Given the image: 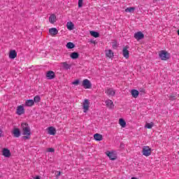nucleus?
<instances>
[{
  "instance_id": "obj_1",
  "label": "nucleus",
  "mask_w": 179,
  "mask_h": 179,
  "mask_svg": "<svg viewBox=\"0 0 179 179\" xmlns=\"http://www.w3.org/2000/svg\"><path fill=\"white\" fill-rule=\"evenodd\" d=\"M21 131L23 135L22 139H24V141H27L30 139L31 136V129H30V126H29V124L26 122L22 123Z\"/></svg>"
},
{
  "instance_id": "obj_2",
  "label": "nucleus",
  "mask_w": 179,
  "mask_h": 179,
  "mask_svg": "<svg viewBox=\"0 0 179 179\" xmlns=\"http://www.w3.org/2000/svg\"><path fill=\"white\" fill-rule=\"evenodd\" d=\"M159 57L162 61H167L170 58V54L166 50H161L159 52Z\"/></svg>"
},
{
  "instance_id": "obj_3",
  "label": "nucleus",
  "mask_w": 179,
  "mask_h": 179,
  "mask_svg": "<svg viewBox=\"0 0 179 179\" xmlns=\"http://www.w3.org/2000/svg\"><path fill=\"white\" fill-rule=\"evenodd\" d=\"M142 154L143 156H145V157H149V156L152 155V148L148 145L143 147Z\"/></svg>"
},
{
  "instance_id": "obj_4",
  "label": "nucleus",
  "mask_w": 179,
  "mask_h": 179,
  "mask_svg": "<svg viewBox=\"0 0 179 179\" xmlns=\"http://www.w3.org/2000/svg\"><path fill=\"white\" fill-rule=\"evenodd\" d=\"M83 86L84 89H92V83L88 79L83 80Z\"/></svg>"
},
{
  "instance_id": "obj_5",
  "label": "nucleus",
  "mask_w": 179,
  "mask_h": 179,
  "mask_svg": "<svg viewBox=\"0 0 179 179\" xmlns=\"http://www.w3.org/2000/svg\"><path fill=\"white\" fill-rule=\"evenodd\" d=\"M105 93L106 94H107V96H109V97H113L115 96V90H114V89L113 88H107L105 90Z\"/></svg>"
},
{
  "instance_id": "obj_6",
  "label": "nucleus",
  "mask_w": 179,
  "mask_h": 179,
  "mask_svg": "<svg viewBox=\"0 0 179 179\" xmlns=\"http://www.w3.org/2000/svg\"><path fill=\"white\" fill-rule=\"evenodd\" d=\"M90 103H89V100L88 99H85L84 102L83 103V111L84 113H87V111H89V108H90Z\"/></svg>"
},
{
  "instance_id": "obj_7",
  "label": "nucleus",
  "mask_w": 179,
  "mask_h": 179,
  "mask_svg": "<svg viewBox=\"0 0 179 179\" xmlns=\"http://www.w3.org/2000/svg\"><path fill=\"white\" fill-rule=\"evenodd\" d=\"M105 55L106 58H108L109 59H113L114 58V52L111 50H105Z\"/></svg>"
},
{
  "instance_id": "obj_8",
  "label": "nucleus",
  "mask_w": 179,
  "mask_h": 179,
  "mask_svg": "<svg viewBox=\"0 0 179 179\" xmlns=\"http://www.w3.org/2000/svg\"><path fill=\"white\" fill-rule=\"evenodd\" d=\"M16 114H17V115H22L24 114V108L23 106L20 105L17 107Z\"/></svg>"
},
{
  "instance_id": "obj_9",
  "label": "nucleus",
  "mask_w": 179,
  "mask_h": 179,
  "mask_svg": "<svg viewBox=\"0 0 179 179\" xmlns=\"http://www.w3.org/2000/svg\"><path fill=\"white\" fill-rule=\"evenodd\" d=\"M60 65H62L63 69H65L66 71L71 69L72 67V64H68V62H62L60 63Z\"/></svg>"
},
{
  "instance_id": "obj_10",
  "label": "nucleus",
  "mask_w": 179,
  "mask_h": 179,
  "mask_svg": "<svg viewBox=\"0 0 179 179\" xmlns=\"http://www.w3.org/2000/svg\"><path fill=\"white\" fill-rule=\"evenodd\" d=\"M2 155L3 156H4V157H10L11 156L10 150L8 148H3Z\"/></svg>"
},
{
  "instance_id": "obj_11",
  "label": "nucleus",
  "mask_w": 179,
  "mask_h": 179,
  "mask_svg": "<svg viewBox=\"0 0 179 179\" xmlns=\"http://www.w3.org/2000/svg\"><path fill=\"white\" fill-rule=\"evenodd\" d=\"M123 57L128 59L129 58V51L128 50V47H124L122 50Z\"/></svg>"
},
{
  "instance_id": "obj_12",
  "label": "nucleus",
  "mask_w": 179,
  "mask_h": 179,
  "mask_svg": "<svg viewBox=\"0 0 179 179\" xmlns=\"http://www.w3.org/2000/svg\"><path fill=\"white\" fill-rule=\"evenodd\" d=\"M8 57L10 59H15L17 57V52L15 50H10Z\"/></svg>"
},
{
  "instance_id": "obj_13",
  "label": "nucleus",
  "mask_w": 179,
  "mask_h": 179,
  "mask_svg": "<svg viewBox=\"0 0 179 179\" xmlns=\"http://www.w3.org/2000/svg\"><path fill=\"white\" fill-rule=\"evenodd\" d=\"M144 37L145 35H143V34H142V32L141 31L134 34V38H136V40H142V38H143Z\"/></svg>"
},
{
  "instance_id": "obj_14",
  "label": "nucleus",
  "mask_w": 179,
  "mask_h": 179,
  "mask_svg": "<svg viewBox=\"0 0 179 179\" xmlns=\"http://www.w3.org/2000/svg\"><path fill=\"white\" fill-rule=\"evenodd\" d=\"M106 107L108 108H110V110H112V108H114V102H113L111 100L108 99L106 101Z\"/></svg>"
},
{
  "instance_id": "obj_15",
  "label": "nucleus",
  "mask_w": 179,
  "mask_h": 179,
  "mask_svg": "<svg viewBox=\"0 0 179 179\" xmlns=\"http://www.w3.org/2000/svg\"><path fill=\"white\" fill-rule=\"evenodd\" d=\"M46 77L50 80L54 79L55 78V73L52 71H49L47 72Z\"/></svg>"
},
{
  "instance_id": "obj_16",
  "label": "nucleus",
  "mask_w": 179,
  "mask_h": 179,
  "mask_svg": "<svg viewBox=\"0 0 179 179\" xmlns=\"http://www.w3.org/2000/svg\"><path fill=\"white\" fill-rule=\"evenodd\" d=\"M106 155L110 160H115L117 159V155L114 152H106Z\"/></svg>"
},
{
  "instance_id": "obj_17",
  "label": "nucleus",
  "mask_w": 179,
  "mask_h": 179,
  "mask_svg": "<svg viewBox=\"0 0 179 179\" xmlns=\"http://www.w3.org/2000/svg\"><path fill=\"white\" fill-rule=\"evenodd\" d=\"M48 134H49V135H55V134H57V130L54 128V127H50L48 129Z\"/></svg>"
},
{
  "instance_id": "obj_18",
  "label": "nucleus",
  "mask_w": 179,
  "mask_h": 179,
  "mask_svg": "<svg viewBox=\"0 0 179 179\" xmlns=\"http://www.w3.org/2000/svg\"><path fill=\"white\" fill-rule=\"evenodd\" d=\"M13 134L14 136V138H19L20 136V129L18 128H15L13 131Z\"/></svg>"
},
{
  "instance_id": "obj_19",
  "label": "nucleus",
  "mask_w": 179,
  "mask_h": 179,
  "mask_svg": "<svg viewBox=\"0 0 179 179\" xmlns=\"http://www.w3.org/2000/svg\"><path fill=\"white\" fill-rule=\"evenodd\" d=\"M49 33L50 36H57V34H58V29H57V28H50L49 29Z\"/></svg>"
},
{
  "instance_id": "obj_20",
  "label": "nucleus",
  "mask_w": 179,
  "mask_h": 179,
  "mask_svg": "<svg viewBox=\"0 0 179 179\" xmlns=\"http://www.w3.org/2000/svg\"><path fill=\"white\" fill-rule=\"evenodd\" d=\"M94 139L95 141L100 142V141H103V135H101L100 134H95L94 135Z\"/></svg>"
},
{
  "instance_id": "obj_21",
  "label": "nucleus",
  "mask_w": 179,
  "mask_h": 179,
  "mask_svg": "<svg viewBox=\"0 0 179 179\" xmlns=\"http://www.w3.org/2000/svg\"><path fill=\"white\" fill-rule=\"evenodd\" d=\"M131 94L132 97H134V99H137V97L139 96V91L136 90H131Z\"/></svg>"
},
{
  "instance_id": "obj_22",
  "label": "nucleus",
  "mask_w": 179,
  "mask_h": 179,
  "mask_svg": "<svg viewBox=\"0 0 179 179\" xmlns=\"http://www.w3.org/2000/svg\"><path fill=\"white\" fill-rule=\"evenodd\" d=\"M25 106L27 107H32V106H34V101L33 99H29L25 101Z\"/></svg>"
},
{
  "instance_id": "obj_23",
  "label": "nucleus",
  "mask_w": 179,
  "mask_h": 179,
  "mask_svg": "<svg viewBox=\"0 0 179 179\" xmlns=\"http://www.w3.org/2000/svg\"><path fill=\"white\" fill-rule=\"evenodd\" d=\"M70 57L71 59H78L79 58V53L73 52L70 55Z\"/></svg>"
},
{
  "instance_id": "obj_24",
  "label": "nucleus",
  "mask_w": 179,
  "mask_h": 179,
  "mask_svg": "<svg viewBox=\"0 0 179 179\" xmlns=\"http://www.w3.org/2000/svg\"><path fill=\"white\" fill-rule=\"evenodd\" d=\"M57 20V17L55 15L52 14L49 17V22L50 23L54 24L55 23V21Z\"/></svg>"
},
{
  "instance_id": "obj_25",
  "label": "nucleus",
  "mask_w": 179,
  "mask_h": 179,
  "mask_svg": "<svg viewBox=\"0 0 179 179\" xmlns=\"http://www.w3.org/2000/svg\"><path fill=\"white\" fill-rule=\"evenodd\" d=\"M119 124H120V127H122V128H125V127H127V122L122 118H120L119 120Z\"/></svg>"
},
{
  "instance_id": "obj_26",
  "label": "nucleus",
  "mask_w": 179,
  "mask_h": 179,
  "mask_svg": "<svg viewBox=\"0 0 179 179\" xmlns=\"http://www.w3.org/2000/svg\"><path fill=\"white\" fill-rule=\"evenodd\" d=\"M74 24L72 22H67L66 27L68 30H73Z\"/></svg>"
},
{
  "instance_id": "obj_27",
  "label": "nucleus",
  "mask_w": 179,
  "mask_h": 179,
  "mask_svg": "<svg viewBox=\"0 0 179 179\" xmlns=\"http://www.w3.org/2000/svg\"><path fill=\"white\" fill-rule=\"evenodd\" d=\"M90 34H91V36H92V37H95V38H97V37H99L100 36V34H99V32L94 31H91Z\"/></svg>"
},
{
  "instance_id": "obj_28",
  "label": "nucleus",
  "mask_w": 179,
  "mask_h": 179,
  "mask_svg": "<svg viewBox=\"0 0 179 179\" xmlns=\"http://www.w3.org/2000/svg\"><path fill=\"white\" fill-rule=\"evenodd\" d=\"M66 47L67 48H69V49L75 48V44H73L72 42H69L66 44Z\"/></svg>"
},
{
  "instance_id": "obj_29",
  "label": "nucleus",
  "mask_w": 179,
  "mask_h": 179,
  "mask_svg": "<svg viewBox=\"0 0 179 179\" xmlns=\"http://www.w3.org/2000/svg\"><path fill=\"white\" fill-rule=\"evenodd\" d=\"M153 122H150V123H146L145 124V128H148V129H152V128H153Z\"/></svg>"
},
{
  "instance_id": "obj_30",
  "label": "nucleus",
  "mask_w": 179,
  "mask_h": 179,
  "mask_svg": "<svg viewBox=\"0 0 179 179\" xmlns=\"http://www.w3.org/2000/svg\"><path fill=\"white\" fill-rule=\"evenodd\" d=\"M41 101V98L39 96H36L34 98V103H40Z\"/></svg>"
},
{
  "instance_id": "obj_31",
  "label": "nucleus",
  "mask_w": 179,
  "mask_h": 179,
  "mask_svg": "<svg viewBox=\"0 0 179 179\" xmlns=\"http://www.w3.org/2000/svg\"><path fill=\"white\" fill-rule=\"evenodd\" d=\"M134 10H135V8L134 7H129L125 9V12H129V13L134 12Z\"/></svg>"
},
{
  "instance_id": "obj_32",
  "label": "nucleus",
  "mask_w": 179,
  "mask_h": 179,
  "mask_svg": "<svg viewBox=\"0 0 179 179\" xmlns=\"http://www.w3.org/2000/svg\"><path fill=\"white\" fill-rule=\"evenodd\" d=\"M83 6V0H78V8Z\"/></svg>"
},
{
  "instance_id": "obj_33",
  "label": "nucleus",
  "mask_w": 179,
  "mask_h": 179,
  "mask_svg": "<svg viewBox=\"0 0 179 179\" xmlns=\"http://www.w3.org/2000/svg\"><path fill=\"white\" fill-rule=\"evenodd\" d=\"M169 100H171V101L176 100V96L173 95V94H171L169 96Z\"/></svg>"
},
{
  "instance_id": "obj_34",
  "label": "nucleus",
  "mask_w": 179,
  "mask_h": 179,
  "mask_svg": "<svg viewBox=\"0 0 179 179\" xmlns=\"http://www.w3.org/2000/svg\"><path fill=\"white\" fill-rule=\"evenodd\" d=\"M48 152H49L50 153H54L55 152V150L52 148H48Z\"/></svg>"
},
{
  "instance_id": "obj_35",
  "label": "nucleus",
  "mask_w": 179,
  "mask_h": 179,
  "mask_svg": "<svg viewBox=\"0 0 179 179\" xmlns=\"http://www.w3.org/2000/svg\"><path fill=\"white\" fill-rule=\"evenodd\" d=\"M72 85H76V86H78V85H79V80H76L75 81H73L72 83Z\"/></svg>"
},
{
  "instance_id": "obj_36",
  "label": "nucleus",
  "mask_w": 179,
  "mask_h": 179,
  "mask_svg": "<svg viewBox=\"0 0 179 179\" xmlns=\"http://www.w3.org/2000/svg\"><path fill=\"white\" fill-rule=\"evenodd\" d=\"M61 176V172H58V173H56V178H58Z\"/></svg>"
},
{
  "instance_id": "obj_37",
  "label": "nucleus",
  "mask_w": 179,
  "mask_h": 179,
  "mask_svg": "<svg viewBox=\"0 0 179 179\" xmlns=\"http://www.w3.org/2000/svg\"><path fill=\"white\" fill-rule=\"evenodd\" d=\"M112 47L113 48H117V43H113Z\"/></svg>"
},
{
  "instance_id": "obj_38",
  "label": "nucleus",
  "mask_w": 179,
  "mask_h": 179,
  "mask_svg": "<svg viewBox=\"0 0 179 179\" xmlns=\"http://www.w3.org/2000/svg\"><path fill=\"white\" fill-rule=\"evenodd\" d=\"M3 132V131H2V130L0 129V138H1V136H2Z\"/></svg>"
},
{
  "instance_id": "obj_39",
  "label": "nucleus",
  "mask_w": 179,
  "mask_h": 179,
  "mask_svg": "<svg viewBox=\"0 0 179 179\" xmlns=\"http://www.w3.org/2000/svg\"><path fill=\"white\" fill-rule=\"evenodd\" d=\"M34 179H41V178H40V176H37L35 178H34Z\"/></svg>"
},
{
  "instance_id": "obj_40",
  "label": "nucleus",
  "mask_w": 179,
  "mask_h": 179,
  "mask_svg": "<svg viewBox=\"0 0 179 179\" xmlns=\"http://www.w3.org/2000/svg\"><path fill=\"white\" fill-rule=\"evenodd\" d=\"M91 43H92V44H96V41H91Z\"/></svg>"
},
{
  "instance_id": "obj_41",
  "label": "nucleus",
  "mask_w": 179,
  "mask_h": 179,
  "mask_svg": "<svg viewBox=\"0 0 179 179\" xmlns=\"http://www.w3.org/2000/svg\"><path fill=\"white\" fill-rule=\"evenodd\" d=\"M131 179H137L136 178H135V177H133V178H131Z\"/></svg>"
},
{
  "instance_id": "obj_42",
  "label": "nucleus",
  "mask_w": 179,
  "mask_h": 179,
  "mask_svg": "<svg viewBox=\"0 0 179 179\" xmlns=\"http://www.w3.org/2000/svg\"><path fill=\"white\" fill-rule=\"evenodd\" d=\"M0 178H1V175H0Z\"/></svg>"
}]
</instances>
